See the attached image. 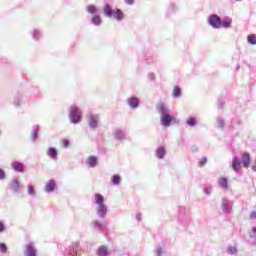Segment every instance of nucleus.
<instances>
[{"mask_svg":"<svg viewBox=\"0 0 256 256\" xmlns=\"http://www.w3.org/2000/svg\"><path fill=\"white\" fill-rule=\"evenodd\" d=\"M172 97L174 99H179L180 97H182V89L181 87H179V85H176L172 91Z\"/></svg>","mask_w":256,"mask_h":256,"instance_id":"ddd939ff","label":"nucleus"},{"mask_svg":"<svg viewBox=\"0 0 256 256\" xmlns=\"http://www.w3.org/2000/svg\"><path fill=\"white\" fill-rule=\"evenodd\" d=\"M232 25V18L231 17H225L222 21H221V27H231Z\"/></svg>","mask_w":256,"mask_h":256,"instance_id":"a211bd4d","label":"nucleus"},{"mask_svg":"<svg viewBox=\"0 0 256 256\" xmlns=\"http://www.w3.org/2000/svg\"><path fill=\"white\" fill-rule=\"evenodd\" d=\"M236 1H243V0H236Z\"/></svg>","mask_w":256,"mask_h":256,"instance_id":"8fccbe9b","label":"nucleus"},{"mask_svg":"<svg viewBox=\"0 0 256 256\" xmlns=\"http://www.w3.org/2000/svg\"><path fill=\"white\" fill-rule=\"evenodd\" d=\"M234 202L228 198H222L221 200V210L224 214H230L233 208Z\"/></svg>","mask_w":256,"mask_h":256,"instance_id":"39448f33","label":"nucleus"},{"mask_svg":"<svg viewBox=\"0 0 256 256\" xmlns=\"http://www.w3.org/2000/svg\"><path fill=\"white\" fill-rule=\"evenodd\" d=\"M47 156L51 157V159H57V149L55 148H49L47 150Z\"/></svg>","mask_w":256,"mask_h":256,"instance_id":"aec40b11","label":"nucleus"},{"mask_svg":"<svg viewBox=\"0 0 256 256\" xmlns=\"http://www.w3.org/2000/svg\"><path fill=\"white\" fill-rule=\"evenodd\" d=\"M27 188L29 195H35V187L29 185Z\"/></svg>","mask_w":256,"mask_h":256,"instance_id":"2f4dec72","label":"nucleus"},{"mask_svg":"<svg viewBox=\"0 0 256 256\" xmlns=\"http://www.w3.org/2000/svg\"><path fill=\"white\" fill-rule=\"evenodd\" d=\"M166 154L167 150L165 146H158V148L156 149V157L159 159H163L165 158Z\"/></svg>","mask_w":256,"mask_h":256,"instance_id":"9b49d317","label":"nucleus"},{"mask_svg":"<svg viewBox=\"0 0 256 256\" xmlns=\"http://www.w3.org/2000/svg\"><path fill=\"white\" fill-rule=\"evenodd\" d=\"M92 21H93V23H97V17L94 16V17L92 18Z\"/></svg>","mask_w":256,"mask_h":256,"instance_id":"a18cd8bd","label":"nucleus"},{"mask_svg":"<svg viewBox=\"0 0 256 256\" xmlns=\"http://www.w3.org/2000/svg\"><path fill=\"white\" fill-rule=\"evenodd\" d=\"M55 187H57V184L54 181H50L45 185V191L46 193H51L55 191Z\"/></svg>","mask_w":256,"mask_h":256,"instance_id":"2eb2a0df","label":"nucleus"},{"mask_svg":"<svg viewBox=\"0 0 256 256\" xmlns=\"http://www.w3.org/2000/svg\"><path fill=\"white\" fill-rule=\"evenodd\" d=\"M111 182L115 186H119V184L121 182V176L119 174H113V176L111 178Z\"/></svg>","mask_w":256,"mask_h":256,"instance_id":"412c9836","label":"nucleus"},{"mask_svg":"<svg viewBox=\"0 0 256 256\" xmlns=\"http://www.w3.org/2000/svg\"><path fill=\"white\" fill-rule=\"evenodd\" d=\"M148 78L150 81H155V73H149Z\"/></svg>","mask_w":256,"mask_h":256,"instance_id":"e433bc0d","label":"nucleus"},{"mask_svg":"<svg viewBox=\"0 0 256 256\" xmlns=\"http://www.w3.org/2000/svg\"><path fill=\"white\" fill-rule=\"evenodd\" d=\"M247 40H248V43H250V45H256V34L251 33L250 35L247 36Z\"/></svg>","mask_w":256,"mask_h":256,"instance_id":"b1692460","label":"nucleus"},{"mask_svg":"<svg viewBox=\"0 0 256 256\" xmlns=\"http://www.w3.org/2000/svg\"><path fill=\"white\" fill-rule=\"evenodd\" d=\"M127 103L130 109H138L141 105L139 97H129V99H127Z\"/></svg>","mask_w":256,"mask_h":256,"instance_id":"0eeeda50","label":"nucleus"},{"mask_svg":"<svg viewBox=\"0 0 256 256\" xmlns=\"http://www.w3.org/2000/svg\"><path fill=\"white\" fill-rule=\"evenodd\" d=\"M250 238L256 243V227L252 228V234H250Z\"/></svg>","mask_w":256,"mask_h":256,"instance_id":"7c9ffc66","label":"nucleus"},{"mask_svg":"<svg viewBox=\"0 0 256 256\" xmlns=\"http://www.w3.org/2000/svg\"><path fill=\"white\" fill-rule=\"evenodd\" d=\"M231 167L234 170V172H239L241 170V160L239 156H233Z\"/></svg>","mask_w":256,"mask_h":256,"instance_id":"6e6552de","label":"nucleus"},{"mask_svg":"<svg viewBox=\"0 0 256 256\" xmlns=\"http://www.w3.org/2000/svg\"><path fill=\"white\" fill-rule=\"evenodd\" d=\"M237 248L236 246H228L227 248V253L230 254V255H235L237 254Z\"/></svg>","mask_w":256,"mask_h":256,"instance_id":"393cba45","label":"nucleus"},{"mask_svg":"<svg viewBox=\"0 0 256 256\" xmlns=\"http://www.w3.org/2000/svg\"><path fill=\"white\" fill-rule=\"evenodd\" d=\"M89 126L90 127H97V120L95 119V117H91L89 120Z\"/></svg>","mask_w":256,"mask_h":256,"instance_id":"bb28decb","label":"nucleus"},{"mask_svg":"<svg viewBox=\"0 0 256 256\" xmlns=\"http://www.w3.org/2000/svg\"><path fill=\"white\" fill-rule=\"evenodd\" d=\"M3 231H5V224L0 222V233H3Z\"/></svg>","mask_w":256,"mask_h":256,"instance_id":"4c0bfd02","label":"nucleus"},{"mask_svg":"<svg viewBox=\"0 0 256 256\" xmlns=\"http://www.w3.org/2000/svg\"><path fill=\"white\" fill-rule=\"evenodd\" d=\"M219 126L221 128H224V126H225L224 118H219Z\"/></svg>","mask_w":256,"mask_h":256,"instance_id":"c9c22d12","label":"nucleus"},{"mask_svg":"<svg viewBox=\"0 0 256 256\" xmlns=\"http://www.w3.org/2000/svg\"><path fill=\"white\" fill-rule=\"evenodd\" d=\"M176 9H177L176 5L172 3V4L170 5V10L175 12Z\"/></svg>","mask_w":256,"mask_h":256,"instance_id":"a19ab883","label":"nucleus"},{"mask_svg":"<svg viewBox=\"0 0 256 256\" xmlns=\"http://www.w3.org/2000/svg\"><path fill=\"white\" fill-rule=\"evenodd\" d=\"M208 24L214 29H220L222 27V19L217 13H211L208 17Z\"/></svg>","mask_w":256,"mask_h":256,"instance_id":"20e7f679","label":"nucleus"},{"mask_svg":"<svg viewBox=\"0 0 256 256\" xmlns=\"http://www.w3.org/2000/svg\"><path fill=\"white\" fill-rule=\"evenodd\" d=\"M252 170H253L254 172H256V164H255L254 166H252Z\"/></svg>","mask_w":256,"mask_h":256,"instance_id":"de8ad7c7","label":"nucleus"},{"mask_svg":"<svg viewBox=\"0 0 256 256\" xmlns=\"http://www.w3.org/2000/svg\"><path fill=\"white\" fill-rule=\"evenodd\" d=\"M219 184H220V186H221L222 188L227 189L228 186H229L228 178H226V177L220 178Z\"/></svg>","mask_w":256,"mask_h":256,"instance_id":"5701e85b","label":"nucleus"},{"mask_svg":"<svg viewBox=\"0 0 256 256\" xmlns=\"http://www.w3.org/2000/svg\"><path fill=\"white\" fill-rule=\"evenodd\" d=\"M186 125H188V126H196L197 125V118H195V116H189L186 119Z\"/></svg>","mask_w":256,"mask_h":256,"instance_id":"6ab92c4d","label":"nucleus"},{"mask_svg":"<svg viewBox=\"0 0 256 256\" xmlns=\"http://www.w3.org/2000/svg\"><path fill=\"white\" fill-rule=\"evenodd\" d=\"M104 15L105 17H109L110 19H115L116 21H123L125 17L124 11L120 8L113 9L112 5L110 3H106L104 5Z\"/></svg>","mask_w":256,"mask_h":256,"instance_id":"7ed1b4c3","label":"nucleus"},{"mask_svg":"<svg viewBox=\"0 0 256 256\" xmlns=\"http://www.w3.org/2000/svg\"><path fill=\"white\" fill-rule=\"evenodd\" d=\"M12 168L18 173H23V171H25V166H23V164L19 162L12 163Z\"/></svg>","mask_w":256,"mask_h":256,"instance_id":"4468645a","label":"nucleus"},{"mask_svg":"<svg viewBox=\"0 0 256 256\" xmlns=\"http://www.w3.org/2000/svg\"><path fill=\"white\" fill-rule=\"evenodd\" d=\"M251 164V154L250 152H243L242 153V165L244 168H249Z\"/></svg>","mask_w":256,"mask_h":256,"instance_id":"1a4fd4ad","label":"nucleus"},{"mask_svg":"<svg viewBox=\"0 0 256 256\" xmlns=\"http://www.w3.org/2000/svg\"><path fill=\"white\" fill-rule=\"evenodd\" d=\"M87 11L88 13H95V11H97V8H95V6H88Z\"/></svg>","mask_w":256,"mask_h":256,"instance_id":"473e14b6","label":"nucleus"},{"mask_svg":"<svg viewBox=\"0 0 256 256\" xmlns=\"http://www.w3.org/2000/svg\"><path fill=\"white\" fill-rule=\"evenodd\" d=\"M114 136L117 140H125L126 134L121 128H115Z\"/></svg>","mask_w":256,"mask_h":256,"instance_id":"9d476101","label":"nucleus"},{"mask_svg":"<svg viewBox=\"0 0 256 256\" xmlns=\"http://www.w3.org/2000/svg\"><path fill=\"white\" fill-rule=\"evenodd\" d=\"M98 255L99 256H108L109 255L108 246H100L98 248Z\"/></svg>","mask_w":256,"mask_h":256,"instance_id":"dca6fc26","label":"nucleus"},{"mask_svg":"<svg viewBox=\"0 0 256 256\" xmlns=\"http://www.w3.org/2000/svg\"><path fill=\"white\" fill-rule=\"evenodd\" d=\"M108 206L105 204V198L102 194L98 193V217L102 218L103 221H98V232H106L108 228V220H105L107 214H108Z\"/></svg>","mask_w":256,"mask_h":256,"instance_id":"f257e3e1","label":"nucleus"},{"mask_svg":"<svg viewBox=\"0 0 256 256\" xmlns=\"http://www.w3.org/2000/svg\"><path fill=\"white\" fill-rule=\"evenodd\" d=\"M101 21H102V19H101V17H99V15H98V25H100Z\"/></svg>","mask_w":256,"mask_h":256,"instance_id":"49530a36","label":"nucleus"},{"mask_svg":"<svg viewBox=\"0 0 256 256\" xmlns=\"http://www.w3.org/2000/svg\"><path fill=\"white\" fill-rule=\"evenodd\" d=\"M155 254H156L157 256H162V255H163V248H162V246H156V248H155Z\"/></svg>","mask_w":256,"mask_h":256,"instance_id":"a878e982","label":"nucleus"},{"mask_svg":"<svg viewBox=\"0 0 256 256\" xmlns=\"http://www.w3.org/2000/svg\"><path fill=\"white\" fill-rule=\"evenodd\" d=\"M0 179H5V171L0 168Z\"/></svg>","mask_w":256,"mask_h":256,"instance_id":"58836bf2","label":"nucleus"},{"mask_svg":"<svg viewBox=\"0 0 256 256\" xmlns=\"http://www.w3.org/2000/svg\"><path fill=\"white\" fill-rule=\"evenodd\" d=\"M250 218H251V220H256V212L255 211L251 212Z\"/></svg>","mask_w":256,"mask_h":256,"instance_id":"ea45409f","label":"nucleus"},{"mask_svg":"<svg viewBox=\"0 0 256 256\" xmlns=\"http://www.w3.org/2000/svg\"><path fill=\"white\" fill-rule=\"evenodd\" d=\"M37 130H34L33 132H32V137H33V139H37Z\"/></svg>","mask_w":256,"mask_h":256,"instance_id":"79ce46f5","label":"nucleus"},{"mask_svg":"<svg viewBox=\"0 0 256 256\" xmlns=\"http://www.w3.org/2000/svg\"><path fill=\"white\" fill-rule=\"evenodd\" d=\"M70 121L72 123H79L81 121V112L77 106H71L70 108Z\"/></svg>","mask_w":256,"mask_h":256,"instance_id":"423d86ee","label":"nucleus"},{"mask_svg":"<svg viewBox=\"0 0 256 256\" xmlns=\"http://www.w3.org/2000/svg\"><path fill=\"white\" fill-rule=\"evenodd\" d=\"M61 145L63 147H69V140L68 139H62L61 140Z\"/></svg>","mask_w":256,"mask_h":256,"instance_id":"72a5a7b5","label":"nucleus"},{"mask_svg":"<svg viewBox=\"0 0 256 256\" xmlns=\"http://www.w3.org/2000/svg\"><path fill=\"white\" fill-rule=\"evenodd\" d=\"M0 251L1 253H7V245L5 243H0Z\"/></svg>","mask_w":256,"mask_h":256,"instance_id":"c756f323","label":"nucleus"},{"mask_svg":"<svg viewBox=\"0 0 256 256\" xmlns=\"http://www.w3.org/2000/svg\"><path fill=\"white\" fill-rule=\"evenodd\" d=\"M141 219H142L141 214H137V215H136V220H138V222H140V221H141Z\"/></svg>","mask_w":256,"mask_h":256,"instance_id":"c03bdc74","label":"nucleus"},{"mask_svg":"<svg viewBox=\"0 0 256 256\" xmlns=\"http://www.w3.org/2000/svg\"><path fill=\"white\" fill-rule=\"evenodd\" d=\"M26 256H37V250L33 245H26Z\"/></svg>","mask_w":256,"mask_h":256,"instance_id":"f8f14e48","label":"nucleus"},{"mask_svg":"<svg viewBox=\"0 0 256 256\" xmlns=\"http://www.w3.org/2000/svg\"><path fill=\"white\" fill-rule=\"evenodd\" d=\"M11 189H12L13 193L19 192V189H21V183H19L18 180H12Z\"/></svg>","mask_w":256,"mask_h":256,"instance_id":"f3484780","label":"nucleus"},{"mask_svg":"<svg viewBox=\"0 0 256 256\" xmlns=\"http://www.w3.org/2000/svg\"><path fill=\"white\" fill-rule=\"evenodd\" d=\"M207 161H208L207 156H203L202 160H199V166L203 168V166L207 164Z\"/></svg>","mask_w":256,"mask_h":256,"instance_id":"cd10ccee","label":"nucleus"},{"mask_svg":"<svg viewBox=\"0 0 256 256\" xmlns=\"http://www.w3.org/2000/svg\"><path fill=\"white\" fill-rule=\"evenodd\" d=\"M218 109H224V101L222 99L218 100Z\"/></svg>","mask_w":256,"mask_h":256,"instance_id":"f704fd0d","label":"nucleus"},{"mask_svg":"<svg viewBox=\"0 0 256 256\" xmlns=\"http://www.w3.org/2000/svg\"><path fill=\"white\" fill-rule=\"evenodd\" d=\"M211 192H213V186H210L209 188H204V194H206L207 196H210Z\"/></svg>","mask_w":256,"mask_h":256,"instance_id":"c85d7f7f","label":"nucleus"},{"mask_svg":"<svg viewBox=\"0 0 256 256\" xmlns=\"http://www.w3.org/2000/svg\"><path fill=\"white\" fill-rule=\"evenodd\" d=\"M157 113L160 115V122L163 126H170L173 123L174 116H172L169 107L165 103H158L156 106Z\"/></svg>","mask_w":256,"mask_h":256,"instance_id":"f03ea898","label":"nucleus"},{"mask_svg":"<svg viewBox=\"0 0 256 256\" xmlns=\"http://www.w3.org/2000/svg\"><path fill=\"white\" fill-rule=\"evenodd\" d=\"M87 165H89V167H95V165H97V158L94 156H89L87 158Z\"/></svg>","mask_w":256,"mask_h":256,"instance_id":"4be33fe9","label":"nucleus"},{"mask_svg":"<svg viewBox=\"0 0 256 256\" xmlns=\"http://www.w3.org/2000/svg\"><path fill=\"white\" fill-rule=\"evenodd\" d=\"M127 5H133L135 3V0H125Z\"/></svg>","mask_w":256,"mask_h":256,"instance_id":"37998d69","label":"nucleus"},{"mask_svg":"<svg viewBox=\"0 0 256 256\" xmlns=\"http://www.w3.org/2000/svg\"><path fill=\"white\" fill-rule=\"evenodd\" d=\"M239 69H240V65L238 64L236 65V71H239Z\"/></svg>","mask_w":256,"mask_h":256,"instance_id":"09e8293b","label":"nucleus"}]
</instances>
